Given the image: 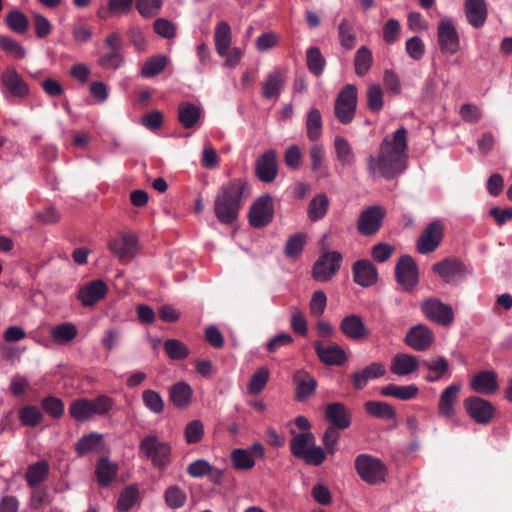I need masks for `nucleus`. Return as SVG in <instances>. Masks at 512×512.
Wrapping results in <instances>:
<instances>
[{
    "instance_id": "f03ea898",
    "label": "nucleus",
    "mask_w": 512,
    "mask_h": 512,
    "mask_svg": "<svg viewBox=\"0 0 512 512\" xmlns=\"http://www.w3.org/2000/svg\"><path fill=\"white\" fill-rule=\"evenodd\" d=\"M250 195V185L242 178H235L219 188L214 200V213L222 224H232L237 220L242 207V199Z\"/></svg>"
},
{
    "instance_id": "6e6d98bb",
    "label": "nucleus",
    "mask_w": 512,
    "mask_h": 512,
    "mask_svg": "<svg viewBox=\"0 0 512 512\" xmlns=\"http://www.w3.org/2000/svg\"><path fill=\"white\" fill-rule=\"evenodd\" d=\"M164 349L172 360H183L188 357L189 349L177 339H168L164 342Z\"/></svg>"
},
{
    "instance_id": "2f4dec72",
    "label": "nucleus",
    "mask_w": 512,
    "mask_h": 512,
    "mask_svg": "<svg viewBox=\"0 0 512 512\" xmlns=\"http://www.w3.org/2000/svg\"><path fill=\"white\" fill-rule=\"evenodd\" d=\"M285 75L280 70H274L263 83L262 95L266 99H277L285 84Z\"/></svg>"
},
{
    "instance_id": "2eb2a0df",
    "label": "nucleus",
    "mask_w": 512,
    "mask_h": 512,
    "mask_svg": "<svg viewBox=\"0 0 512 512\" xmlns=\"http://www.w3.org/2000/svg\"><path fill=\"white\" fill-rule=\"evenodd\" d=\"M405 343L413 350L425 351L434 343V334L427 326L418 324L409 329Z\"/></svg>"
},
{
    "instance_id": "1a4fd4ad",
    "label": "nucleus",
    "mask_w": 512,
    "mask_h": 512,
    "mask_svg": "<svg viewBox=\"0 0 512 512\" xmlns=\"http://www.w3.org/2000/svg\"><path fill=\"white\" fill-rule=\"evenodd\" d=\"M437 42L442 53L453 55L460 49V37L452 20L442 18L437 26Z\"/></svg>"
},
{
    "instance_id": "e433bc0d",
    "label": "nucleus",
    "mask_w": 512,
    "mask_h": 512,
    "mask_svg": "<svg viewBox=\"0 0 512 512\" xmlns=\"http://www.w3.org/2000/svg\"><path fill=\"white\" fill-rule=\"evenodd\" d=\"M418 393L419 388L415 384L405 386L389 384L381 389L383 396L394 397L403 401L414 399Z\"/></svg>"
},
{
    "instance_id": "473e14b6",
    "label": "nucleus",
    "mask_w": 512,
    "mask_h": 512,
    "mask_svg": "<svg viewBox=\"0 0 512 512\" xmlns=\"http://www.w3.org/2000/svg\"><path fill=\"white\" fill-rule=\"evenodd\" d=\"M294 380L297 383L295 390L296 400L303 401L314 394L317 387V381L312 376L302 371H298L294 376Z\"/></svg>"
},
{
    "instance_id": "c756f323",
    "label": "nucleus",
    "mask_w": 512,
    "mask_h": 512,
    "mask_svg": "<svg viewBox=\"0 0 512 512\" xmlns=\"http://www.w3.org/2000/svg\"><path fill=\"white\" fill-rule=\"evenodd\" d=\"M386 369L380 362H372L365 368L352 374V382L356 389H362L366 384L376 378L384 376Z\"/></svg>"
},
{
    "instance_id": "5fc2aeb1",
    "label": "nucleus",
    "mask_w": 512,
    "mask_h": 512,
    "mask_svg": "<svg viewBox=\"0 0 512 512\" xmlns=\"http://www.w3.org/2000/svg\"><path fill=\"white\" fill-rule=\"evenodd\" d=\"M167 63L168 58L166 56L158 55L151 57L144 63L141 73L147 78L154 77L165 69Z\"/></svg>"
},
{
    "instance_id": "a211bd4d",
    "label": "nucleus",
    "mask_w": 512,
    "mask_h": 512,
    "mask_svg": "<svg viewBox=\"0 0 512 512\" xmlns=\"http://www.w3.org/2000/svg\"><path fill=\"white\" fill-rule=\"evenodd\" d=\"M397 282L405 290H411L418 282V269L414 260L409 256L400 258L396 265Z\"/></svg>"
},
{
    "instance_id": "5701e85b",
    "label": "nucleus",
    "mask_w": 512,
    "mask_h": 512,
    "mask_svg": "<svg viewBox=\"0 0 512 512\" xmlns=\"http://www.w3.org/2000/svg\"><path fill=\"white\" fill-rule=\"evenodd\" d=\"M471 389L483 395L494 394L499 386L497 375L494 371H481L473 376L470 382Z\"/></svg>"
},
{
    "instance_id": "9d476101",
    "label": "nucleus",
    "mask_w": 512,
    "mask_h": 512,
    "mask_svg": "<svg viewBox=\"0 0 512 512\" xmlns=\"http://www.w3.org/2000/svg\"><path fill=\"white\" fill-rule=\"evenodd\" d=\"M105 51L98 59V64L104 69L116 70L123 64V57L120 52V35L116 32L107 36L104 42Z\"/></svg>"
},
{
    "instance_id": "20e7f679",
    "label": "nucleus",
    "mask_w": 512,
    "mask_h": 512,
    "mask_svg": "<svg viewBox=\"0 0 512 512\" xmlns=\"http://www.w3.org/2000/svg\"><path fill=\"white\" fill-rule=\"evenodd\" d=\"M355 469L360 478L370 485H378L386 480V466L381 460L370 455H358L355 459Z\"/></svg>"
},
{
    "instance_id": "8fccbe9b",
    "label": "nucleus",
    "mask_w": 512,
    "mask_h": 512,
    "mask_svg": "<svg viewBox=\"0 0 512 512\" xmlns=\"http://www.w3.org/2000/svg\"><path fill=\"white\" fill-rule=\"evenodd\" d=\"M91 411L90 400L86 398L74 400L69 407L71 417L80 422L92 418Z\"/></svg>"
},
{
    "instance_id": "f3484780",
    "label": "nucleus",
    "mask_w": 512,
    "mask_h": 512,
    "mask_svg": "<svg viewBox=\"0 0 512 512\" xmlns=\"http://www.w3.org/2000/svg\"><path fill=\"white\" fill-rule=\"evenodd\" d=\"M255 173L259 180L271 183L277 176L278 164L275 150H267L255 163Z\"/></svg>"
},
{
    "instance_id": "c85d7f7f",
    "label": "nucleus",
    "mask_w": 512,
    "mask_h": 512,
    "mask_svg": "<svg viewBox=\"0 0 512 512\" xmlns=\"http://www.w3.org/2000/svg\"><path fill=\"white\" fill-rule=\"evenodd\" d=\"M314 349L320 361L327 365H342L347 359L345 351L337 344L325 347L315 342Z\"/></svg>"
},
{
    "instance_id": "bf43d9fd",
    "label": "nucleus",
    "mask_w": 512,
    "mask_h": 512,
    "mask_svg": "<svg viewBox=\"0 0 512 512\" xmlns=\"http://www.w3.org/2000/svg\"><path fill=\"white\" fill-rule=\"evenodd\" d=\"M145 407L155 414H160L164 410V401L161 395L154 390H145L142 394Z\"/></svg>"
},
{
    "instance_id": "dca6fc26",
    "label": "nucleus",
    "mask_w": 512,
    "mask_h": 512,
    "mask_svg": "<svg viewBox=\"0 0 512 512\" xmlns=\"http://www.w3.org/2000/svg\"><path fill=\"white\" fill-rule=\"evenodd\" d=\"M443 237V225L439 221L430 223L417 241V249L421 254L434 251Z\"/></svg>"
},
{
    "instance_id": "f704fd0d",
    "label": "nucleus",
    "mask_w": 512,
    "mask_h": 512,
    "mask_svg": "<svg viewBox=\"0 0 512 512\" xmlns=\"http://www.w3.org/2000/svg\"><path fill=\"white\" fill-rule=\"evenodd\" d=\"M334 149L336 159L342 167H351L355 164V154L347 139L342 136H336L334 139Z\"/></svg>"
},
{
    "instance_id": "a19ab883",
    "label": "nucleus",
    "mask_w": 512,
    "mask_h": 512,
    "mask_svg": "<svg viewBox=\"0 0 512 512\" xmlns=\"http://www.w3.org/2000/svg\"><path fill=\"white\" fill-rule=\"evenodd\" d=\"M328 207V197L323 193L316 195L308 205L307 213L309 219L311 221H318L322 219L326 215Z\"/></svg>"
},
{
    "instance_id": "393cba45",
    "label": "nucleus",
    "mask_w": 512,
    "mask_h": 512,
    "mask_svg": "<svg viewBox=\"0 0 512 512\" xmlns=\"http://www.w3.org/2000/svg\"><path fill=\"white\" fill-rule=\"evenodd\" d=\"M423 366L429 371V374L425 376V380L429 383L450 377V365L443 356H435L424 360Z\"/></svg>"
},
{
    "instance_id": "680f3d73",
    "label": "nucleus",
    "mask_w": 512,
    "mask_h": 512,
    "mask_svg": "<svg viewBox=\"0 0 512 512\" xmlns=\"http://www.w3.org/2000/svg\"><path fill=\"white\" fill-rule=\"evenodd\" d=\"M19 419L23 425L36 426L42 421L43 414L36 406H26L19 411Z\"/></svg>"
},
{
    "instance_id": "13d9d810",
    "label": "nucleus",
    "mask_w": 512,
    "mask_h": 512,
    "mask_svg": "<svg viewBox=\"0 0 512 512\" xmlns=\"http://www.w3.org/2000/svg\"><path fill=\"white\" fill-rule=\"evenodd\" d=\"M186 499V493L178 486H170L165 491V501L171 509L181 508Z\"/></svg>"
},
{
    "instance_id": "412c9836",
    "label": "nucleus",
    "mask_w": 512,
    "mask_h": 512,
    "mask_svg": "<svg viewBox=\"0 0 512 512\" xmlns=\"http://www.w3.org/2000/svg\"><path fill=\"white\" fill-rule=\"evenodd\" d=\"M354 282L362 287H369L377 281L378 272L369 260H358L352 266Z\"/></svg>"
},
{
    "instance_id": "a18cd8bd",
    "label": "nucleus",
    "mask_w": 512,
    "mask_h": 512,
    "mask_svg": "<svg viewBox=\"0 0 512 512\" xmlns=\"http://www.w3.org/2000/svg\"><path fill=\"white\" fill-rule=\"evenodd\" d=\"M230 459L236 470H249L255 465L254 456L247 449L236 448L232 450Z\"/></svg>"
},
{
    "instance_id": "4c0bfd02",
    "label": "nucleus",
    "mask_w": 512,
    "mask_h": 512,
    "mask_svg": "<svg viewBox=\"0 0 512 512\" xmlns=\"http://www.w3.org/2000/svg\"><path fill=\"white\" fill-rule=\"evenodd\" d=\"M171 402L178 408H185L191 403L192 388L185 382H178L170 388Z\"/></svg>"
},
{
    "instance_id": "b1692460",
    "label": "nucleus",
    "mask_w": 512,
    "mask_h": 512,
    "mask_svg": "<svg viewBox=\"0 0 512 512\" xmlns=\"http://www.w3.org/2000/svg\"><path fill=\"white\" fill-rule=\"evenodd\" d=\"M464 10L471 26L480 28L485 24L488 16L486 0H465Z\"/></svg>"
},
{
    "instance_id": "de8ad7c7",
    "label": "nucleus",
    "mask_w": 512,
    "mask_h": 512,
    "mask_svg": "<svg viewBox=\"0 0 512 512\" xmlns=\"http://www.w3.org/2000/svg\"><path fill=\"white\" fill-rule=\"evenodd\" d=\"M49 465L46 461H38L30 465L26 472V480L30 486L39 485L47 477Z\"/></svg>"
},
{
    "instance_id": "9b49d317",
    "label": "nucleus",
    "mask_w": 512,
    "mask_h": 512,
    "mask_svg": "<svg viewBox=\"0 0 512 512\" xmlns=\"http://www.w3.org/2000/svg\"><path fill=\"white\" fill-rule=\"evenodd\" d=\"M342 255L337 251L324 253L313 266V278L320 282L330 280L340 269Z\"/></svg>"
},
{
    "instance_id": "603ef678",
    "label": "nucleus",
    "mask_w": 512,
    "mask_h": 512,
    "mask_svg": "<svg viewBox=\"0 0 512 512\" xmlns=\"http://www.w3.org/2000/svg\"><path fill=\"white\" fill-rule=\"evenodd\" d=\"M308 69L316 76L323 73L326 61L317 47H310L306 52Z\"/></svg>"
},
{
    "instance_id": "58836bf2",
    "label": "nucleus",
    "mask_w": 512,
    "mask_h": 512,
    "mask_svg": "<svg viewBox=\"0 0 512 512\" xmlns=\"http://www.w3.org/2000/svg\"><path fill=\"white\" fill-rule=\"evenodd\" d=\"M103 445V436L99 433H90L81 437L75 444L78 455L83 456L99 451Z\"/></svg>"
},
{
    "instance_id": "4d7b16f0",
    "label": "nucleus",
    "mask_w": 512,
    "mask_h": 512,
    "mask_svg": "<svg viewBox=\"0 0 512 512\" xmlns=\"http://www.w3.org/2000/svg\"><path fill=\"white\" fill-rule=\"evenodd\" d=\"M139 490L135 486L126 487L119 496L117 508L121 512H126L132 508L138 501Z\"/></svg>"
},
{
    "instance_id": "6e6552de",
    "label": "nucleus",
    "mask_w": 512,
    "mask_h": 512,
    "mask_svg": "<svg viewBox=\"0 0 512 512\" xmlns=\"http://www.w3.org/2000/svg\"><path fill=\"white\" fill-rule=\"evenodd\" d=\"M274 205L269 194L258 197L251 205L248 218L254 228H263L273 220Z\"/></svg>"
},
{
    "instance_id": "c03bdc74",
    "label": "nucleus",
    "mask_w": 512,
    "mask_h": 512,
    "mask_svg": "<svg viewBox=\"0 0 512 512\" xmlns=\"http://www.w3.org/2000/svg\"><path fill=\"white\" fill-rule=\"evenodd\" d=\"M118 467L108 458H101L96 467L99 484L106 486L111 483L117 474Z\"/></svg>"
},
{
    "instance_id": "37998d69",
    "label": "nucleus",
    "mask_w": 512,
    "mask_h": 512,
    "mask_svg": "<svg viewBox=\"0 0 512 512\" xmlns=\"http://www.w3.org/2000/svg\"><path fill=\"white\" fill-rule=\"evenodd\" d=\"M78 335L75 324L66 322L56 325L51 329V336L57 343L66 344L74 340Z\"/></svg>"
},
{
    "instance_id": "0e129e2a",
    "label": "nucleus",
    "mask_w": 512,
    "mask_h": 512,
    "mask_svg": "<svg viewBox=\"0 0 512 512\" xmlns=\"http://www.w3.org/2000/svg\"><path fill=\"white\" fill-rule=\"evenodd\" d=\"M185 440L188 444H195L202 440L204 436V425L200 420L189 422L184 431Z\"/></svg>"
},
{
    "instance_id": "338daca9",
    "label": "nucleus",
    "mask_w": 512,
    "mask_h": 512,
    "mask_svg": "<svg viewBox=\"0 0 512 512\" xmlns=\"http://www.w3.org/2000/svg\"><path fill=\"white\" fill-rule=\"evenodd\" d=\"M291 329L301 335L305 336L308 332L307 321L304 314L296 307L291 308Z\"/></svg>"
},
{
    "instance_id": "ddd939ff",
    "label": "nucleus",
    "mask_w": 512,
    "mask_h": 512,
    "mask_svg": "<svg viewBox=\"0 0 512 512\" xmlns=\"http://www.w3.org/2000/svg\"><path fill=\"white\" fill-rule=\"evenodd\" d=\"M385 211L380 206H372L361 212L358 218V231L360 234L370 236L381 227Z\"/></svg>"
},
{
    "instance_id": "e2e57ef3",
    "label": "nucleus",
    "mask_w": 512,
    "mask_h": 512,
    "mask_svg": "<svg viewBox=\"0 0 512 512\" xmlns=\"http://www.w3.org/2000/svg\"><path fill=\"white\" fill-rule=\"evenodd\" d=\"M6 23L11 30L20 34L25 33L28 29L27 17L18 10H14L7 15Z\"/></svg>"
},
{
    "instance_id": "ea45409f",
    "label": "nucleus",
    "mask_w": 512,
    "mask_h": 512,
    "mask_svg": "<svg viewBox=\"0 0 512 512\" xmlns=\"http://www.w3.org/2000/svg\"><path fill=\"white\" fill-rule=\"evenodd\" d=\"M201 110L194 104L182 103L178 109V119L184 128L193 127L199 120Z\"/></svg>"
},
{
    "instance_id": "423d86ee",
    "label": "nucleus",
    "mask_w": 512,
    "mask_h": 512,
    "mask_svg": "<svg viewBox=\"0 0 512 512\" xmlns=\"http://www.w3.org/2000/svg\"><path fill=\"white\" fill-rule=\"evenodd\" d=\"M139 449L158 468L166 467L170 461V445L160 441L155 435L144 437L140 442Z\"/></svg>"
},
{
    "instance_id": "72a5a7b5",
    "label": "nucleus",
    "mask_w": 512,
    "mask_h": 512,
    "mask_svg": "<svg viewBox=\"0 0 512 512\" xmlns=\"http://www.w3.org/2000/svg\"><path fill=\"white\" fill-rule=\"evenodd\" d=\"M338 39L342 48L352 50L356 46V32L354 21L343 18L337 27Z\"/></svg>"
},
{
    "instance_id": "39448f33",
    "label": "nucleus",
    "mask_w": 512,
    "mask_h": 512,
    "mask_svg": "<svg viewBox=\"0 0 512 512\" xmlns=\"http://www.w3.org/2000/svg\"><path fill=\"white\" fill-rule=\"evenodd\" d=\"M108 249L119 262L126 264L138 253V239L133 233H118L108 241Z\"/></svg>"
},
{
    "instance_id": "49530a36",
    "label": "nucleus",
    "mask_w": 512,
    "mask_h": 512,
    "mask_svg": "<svg viewBox=\"0 0 512 512\" xmlns=\"http://www.w3.org/2000/svg\"><path fill=\"white\" fill-rule=\"evenodd\" d=\"M307 136L310 140L315 141L319 139L322 134V116L318 109L312 108L309 110L306 118Z\"/></svg>"
},
{
    "instance_id": "aec40b11",
    "label": "nucleus",
    "mask_w": 512,
    "mask_h": 512,
    "mask_svg": "<svg viewBox=\"0 0 512 512\" xmlns=\"http://www.w3.org/2000/svg\"><path fill=\"white\" fill-rule=\"evenodd\" d=\"M461 390V385L453 383L446 387L439 399L438 412L440 416L446 419H453L455 416V405L457 403L458 394Z\"/></svg>"
},
{
    "instance_id": "7c9ffc66",
    "label": "nucleus",
    "mask_w": 512,
    "mask_h": 512,
    "mask_svg": "<svg viewBox=\"0 0 512 512\" xmlns=\"http://www.w3.org/2000/svg\"><path fill=\"white\" fill-rule=\"evenodd\" d=\"M2 83L14 96L24 97L29 93L27 84L13 68H7L3 72Z\"/></svg>"
},
{
    "instance_id": "c9c22d12",
    "label": "nucleus",
    "mask_w": 512,
    "mask_h": 512,
    "mask_svg": "<svg viewBox=\"0 0 512 512\" xmlns=\"http://www.w3.org/2000/svg\"><path fill=\"white\" fill-rule=\"evenodd\" d=\"M215 48L220 56L226 54L232 42L230 25L226 21H220L215 27L214 34Z\"/></svg>"
},
{
    "instance_id": "f8f14e48",
    "label": "nucleus",
    "mask_w": 512,
    "mask_h": 512,
    "mask_svg": "<svg viewBox=\"0 0 512 512\" xmlns=\"http://www.w3.org/2000/svg\"><path fill=\"white\" fill-rule=\"evenodd\" d=\"M423 314L431 321L442 325L450 326L454 321L452 307L438 299H428L421 305Z\"/></svg>"
},
{
    "instance_id": "4be33fe9",
    "label": "nucleus",
    "mask_w": 512,
    "mask_h": 512,
    "mask_svg": "<svg viewBox=\"0 0 512 512\" xmlns=\"http://www.w3.org/2000/svg\"><path fill=\"white\" fill-rule=\"evenodd\" d=\"M432 269L447 283L456 282L464 275L462 263L452 258L434 264Z\"/></svg>"
},
{
    "instance_id": "4468645a",
    "label": "nucleus",
    "mask_w": 512,
    "mask_h": 512,
    "mask_svg": "<svg viewBox=\"0 0 512 512\" xmlns=\"http://www.w3.org/2000/svg\"><path fill=\"white\" fill-rule=\"evenodd\" d=\"M468 415L478 424L489 423L494 415V406L480 397H469L464 401Z\"/></svg>"
},
{
    "instance_id": "0eeeda50",
    "label": "nucleus",
    "mask_w": 512,
    "mask_h": 512,
    "mask_svg": "<svg viewBox=\"0 0 512 512\" xmlns=\"http://www.w3.org/2000/svg\"><path fill=\"white\" fill-rule=\"evenodd\" d=\"M356 107L357 89L354 85L348 84L335 101V116L342 124H348L354 118Z\"/></svg>"
},
{
    "instance_id": "79ce46f5",
    "label": "nucleus",
    "mask_w": 512,
    "mask_h": 512,
    "mask_svg": "<svg viewBox=\"0 0 512 512\" xmlns=\"http://www.w3.org/2000/svg\"><path fill=\"white\" fill-rule=\"evenodd\" d=\"M364 407L368 414L376 418L392 420L396 416L393 406L386 402L368 401L365 403Z\"/></svg>"
},
{
    "instance_id": "a878e982",
    "label": "nucleus",
    "mask_w": 512,
    "mask_h": 512,
    "mask_svg": "<svg viewBox=\"0 0 512 512\" xmlns=\"http://www.w3.org/2000/svg\"><path fill=\"white\" fill-rule=\"evenodd\" d=\"M325 418L338 429H346L351 424V415L349 410L340 402L329 403L325 408Z\"/></svg>"
},
{
    "instance_id": "cd10ccee",
    "label": "nucleus",
    "mask_w": 512,
    "mask_h": 512,
    "mask_svg": "<svg viewBox=\"0 0 512 512\" xmlns=\"http://www.w3.org/2000/svg\"><path fill=\"white\" fill-rule=\"evenodd\" d=\"M340 329L345 336L353 340L366 338L370 334L361 317L355 314L343 318Z\"/></svg>"
},
{
    "instance_id": "09e8293b",
    "label": "nucleus",
    "mask_w": 512,
    "mask_h": 512,
    "mask_svg": "<svg viewBox=\"0 0 512 512\" xmlns=\"http://www.w3.org/2000/svg\"><path fill=\"white\" fill-rule=\"evenodd\" d=\"M372 62L373 57L370 49L366 46H361L355 54V73L358 76H364L370 70Z\"/></svg>"
},
{
    "instance_id": "69168bd1",
    "label": "nucleus",
    "mask_w": 512,
    "mask_h": 512,
    "mask_svg": "<svg viewBox=\"0 0 512 512\" xmlns=\"http://www.w3.org/2000/svg\"><path fill=\"white\" fill-rule=\"evenodd\" d=\"M306 236L302 233H297L291 236L285 246V253L288 257L293 258L298 256L304 247Z\"/></svg>"
},
{
    "instance_id": "774afa93",
    "label": "nucleus",
    "mask_w": 512,
    "mask_h": 512,
    "mask_svg": "<svg viewBox=\"0 0 512 512\" xmlns=\"http://www.w3.org/2000/svg\"><path fill=\"white\" fill-rule=\"evenodd\" d=\"M92 416L105 415L113 407L114 401L107 395H100L93 400H90Z\"/></svg>"
},
{
    "instance_id": "864d4df0",
    "label": "nucleus",
    "mask_w": 512,
    "mask_h": 512,
    "mask_svg": "<svg viewBox=\"0 0 512 512\" xmlns=\"http://www.w3.org/2000/svg\"><path fill=\"white\" fill-rule=\"evenodd\" d=\"M311 170L320 173V176H327L328 171L324 165L325 151L322 145L315 144L310 148Z\"/></svg>"
},
{
    "instance_id": "052dcab7",
    "label": "nucleus",
    "mask_w": 512,
    "mask_h": 512,
    "mask_svg": "<svg viewBox=\"0 0 512 512\" xmlns=\"http://www.w3.org/2000/svg\"><path fill=\"white\" fill-rule=\"evenodd\" d=\"M367 105L373 112H379L383 108V91L380 85H369L367 89Z\"/></svg>"
},
{
    "instance_id": "6ab92c4d",
    "label": "nucleus",
    "mask_w": 512,
    "mask_h": 512,
    "mask_svg": "<svg viewBox=\"0 0 512 512\" xmlns=\"http://www.w3.org/2000/svg\"><path fill=\"white\" fill-rule=\"evenodd\" d=\"M107 291L108 287L103 280H93L79 289L77 299L84 306H92L103 299Z\"/></svg>"
},
{
    "instance_id": "3c124183",
    "label": "nucleus",
    "mask_w": 512,
    "mask_h": 512,
    "mask_svg": "<svg viewBox=\"0 0 512 512\" xmlns=\"http://www.w3.org/2000/svg\"><path fill=\"white\" fill-rule=\"evenodd\" d=\"M270 376V371L266 366L258 368L251 376L248 383L250 394L260 393L266 386Z\"/></svg>"
},
{
    "instance_id": "f257e3e1",
    "label": "nucleus",
    "mask_w": 512,
    "mask_h": 512,
    "mask_svg": "<svg viewBox=\"0 0 512 512\" xmlns=\"http://www.w3.org/2000/svg\"><path fill=\"white\" fill-rule=\"evenodd\" d=\"M407 134V130L400 127L392 135H388L382 140L378 152L371 154L366 161V169L370 178L391 180L406 170Z\"/></svg>"
},
{
    "instance_id": "7ed1b4c3",
    "label": "nucleus",
    "mask_w": 512,
    "mask_h": 512,
    "mask_svg": "<svg viewBox=\"0 0 512 512\" xmlns=\"http://www.w3.org/2000/svg\"><path fill=\"white\" fill-rule=\"evenodd\" d=\"M290 433L293 438L290 443L291 453L304 460L307 464L319 466L326 459V453L320 446L315 445V436L311 432L296 434L294 430Z\"/></svg>"
},
{
    "instance_id": "bb28decb",
    "label": "nucleus",
    "mask_w": 512,
    "mask_h": 512,
    "mask_svg": "<svg viewBox=\"0 0 512 512\" xmlns=\"http://www.w3.org/2000/svg\"><path fill=\"white\" fill-rule=\"evenodd\" d=\"M419 360L416 356L407 353H397L391 359L390 371L397 376H407L416 372Z\"/></svg>"
}]
</instances>
